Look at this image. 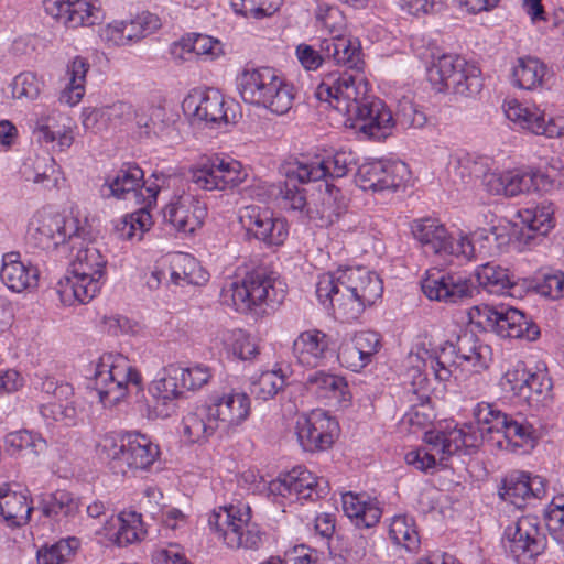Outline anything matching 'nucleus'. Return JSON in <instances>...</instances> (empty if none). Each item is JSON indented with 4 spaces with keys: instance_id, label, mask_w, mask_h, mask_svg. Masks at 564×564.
I'll use <instances>...</instances> for the list:
<instances>
[{
    "instance_id": "obj_37",
    "label": "nucleus",
    "mask_w": 564,
    "mask_h": 564,
    "mask_svg": "<svg viewBox=\"0 0 564 564\" xmlns=\"http://www.w3.org/2000/svg\"><path fill=\"white\" fill-rule=\"evenodd\" d=\"M341 503L344 513L358 528L375 527L382 514L380 502L366 494L346 492Z\"/></svg>"
},
{
    "instance_id": "obj_57",
    "label": "nucleus",
    "mask_w": 564,
    "mask_h": 564,
    "mask_svg": "<svg viewBox=\"0 0 564 564\" xmlns=\"http://www.w3.org/2000/svg\"><path fill=\"white\" fill-rule=\"evenodd\" d=\"M123 20L130 46L154 33L161 26L160 18L150 11H141Z\"/></svg>"
},
{
    "instance_id": "obj_28",
    "label": "nucleus",
    "mask_w": 564,
    "mask_h": 564,
    "mask_svg": "<svg viewBox=\"0 0 564 564\" xmlns=\"http://www.w3.org/2000/svg\"><path fill=\"white\" fill-rule=\"evenodd\" d=\"M296 436L305 451H324L332 446L338 432V423L326 411L313 410L296 421Z\"/></svg>"
},
{
    "instance_id": "obj_62",
    "label": "nucleus",
    "mask_w": 564,
    "mask_h": 564,
    "mask_svg": "<svg viewBox=\"0 0 564 564\" xmlns=\"http://www.w3.org/2000/svg\"><path fill=\"white\" fill-rule=\"evenodd\" d=\"M281 0H231V7L237 14L249 19H263L275 13Z\"/></svg>"
},
{
    "instance_id": "obj_2",
    "label": "nucleus",
    "mask_w": 564,
    "mask_h": 564,
    "mask_svg": "<svg viewBox=\"0 0 564 564\" xmlns=\"http://www.w3.org/2000/svg\"><path fill=\"white\" fill-rule=\"evenodd\" d=\"M492 361L491 347L470 332L460 333L455 341H446L437 350L430 351L424 344H417L408 356V377L415 392L426 389L427 370L440 382L457 379V371H471L475 388L465 384L470 397L485 390L486 382L479 375L489 368Z\"/></svg>"
},
{
    "instance_id": "obj_58",
    "label": "nucleus",
    "mask_w": 564,
    "mask_h": 564,
    "mask_svg": "<svg viewBox=\"0 0 564 564\" xmlns=\"http://www.w3.org/2000/svg\"><path fill=\"white\" fill-rule=\"evenodd\" d=\"M315 26L329 37L340 35L345 31L346 22L343 12L335 6L319 2L315 9Z\"/></svg>"
},
{
    "instance_id": "obj_15",
    "label": "nucleus",
    "mask_w": 564,
    "mask_h": 564,
    "mask_svg": "<svg viewBox=\"0 0 564 564\" xmlns=\"http://www.w3.org/2000/svg\"><path fill=\"white\" fill-rule=\"evenodd\" d=\"M154 181H143V171L134 164L123 165L115 176L108 177L101 187L104 197H116L127 199L129 196L135 198L142 197L143 202L150 206L155 203L159 193L164 186L175 185L180 180L177 177H165L152 175Z\"/></svg>"
},
{
    "instance_id": "obj_17",
    "label": "nucleus",
    "mask_w": 564,
    "mask_h": 564,
    "mask_svg": "<svg viewBox=\"0 0 564 564\" xmlns=\"http://www.w3.org/2000/svg\"><path fill=\"white\" fill-rule=\"evenodd\" d=\"M475 437L464 436L460 432L451 431L449 425L444 430L429 431L424 435L423 447L412 449L405 454L406 464L421 471L435 469L437 465L445 466V462L463 448V444H474Z\"/></svg>"
},
{
    "instance_id": "obj_21",
    "label": "nucleus",
    "mask_w": 564,
    "mask_h": 564,
    "mask_svg": "<svg viewBox=\"0 0 564 564\" xmlns=\"http://www.w3.org/2000/svg\"><path fill=\"white\" fill-rule=\"evenodd\" d=\"M502 544L518 564H532L546 547L539 518L528 514L508 525Z\"/></svg>"
},
{
    "instance_id": "obj_11",
    "label": "nucleus",
    "mask_w": 564,
    "mask_h": 564,
    "mask_svg": "<svg viewBox=\"0 0 564 564\" xmlns=\"http://www.w3.org/2000/svg\"><path fill=\"white\" fill-rule=\"evenodd\" d=\"M214 535L231 550H258L262 545V532L251 522V508L238 501L218 507L208 517Z\"/></svg>"
},
{
    "instance_id": "obj_41",
    "label": "nucleus",
    "mask_w": 564,
    "mask_h": 564,
    "mask_svg": "<svg viewBox=\"0 0 564 564\" xmlns=\"http://www.w3.org/2000/svg\"><path fill=\"white\" fill-rule=\"evenodd\" d=\"M89 68L87 58L83 56H75L67 63L59 94L62 104L74 107L82 101L86 93V78Z\"/></svg>"
},
{
    "instance_id": "obj_33",
    "label": "nucleus",
    "mask_w": 564,
    "mask_h": 564,
    "mask_svg": "<svg viewBox=\"0 0 564 564\" xmlns=\"http://www.w3.org/2000/svg\"><path fill=\"white\" fill-rule=\"evenodd\" d=\"M329 336L321 329L301 332L292 345V354L299 365L306 368L323 366L329 352Z\"/></svg>"
},
{
    "instance_id": "obj_18",
    "label": "nucleus",
    "mask_w": 564,
    "mask_h": 564,
    "mask_svg": "<svg viewBox=\"0 0 564 564\" xmlns=\"http://www.w3.org/2000/svg\"><path fill=\"white\" fill-rule=\"evenodd\" d=\"M499 384L507 395L519 399L534 410L544 408L552 401V381L549 375L544 370L530 372L523 364L506 370Z\"/></svg>"
},
{
    "instance_id": "obj_10",
    "label": "nucleus",
    "mask_w": 564,
    "mask_h": 564,
    "mask_svg": "<svg viewBox=\"0 0 564 564\" xmlns=\"http://www.w3.org/2000/svg\"><path fill=\"white\" fill-rule=\"evenodd\" d=\"M94 384L105 408L123 402L132 390L142 387V376L134 364L123 354L104 352L95 362Z\"/></svg>"
},
{
    "instance_id": "obj_1",
    "label": "nucleus",
    "mask_w": 564,
    "mask_h": 564,
    "mask_svg": "<svg viewBox=\"0 0 564 564\" xmlns=\"http://www.w3.org/2000/svg\"><path fill=\"white\" fill-rule=\"evenodd\" d=\"M94 230L79 210L58 213L51 207L36 209L28 220L25 241L45 252L75 253L67 274L56 284L63 306L88 304L101 291L107 276V258L93 243Z\"/></svg>"
},
{
    "instance_id": "obj_53",
    "label": "nucleus",
    "mask_w": 564,
    "mask_h": 564,
    "mask_svg": "<svg viewBox=\"0 0 564 564\" xmlns=\"http://www.w3.org/2000/svg\"><path fill=\"white\" fill-rule=\"evenodd\" d=\"M80 542L77 538L61 539L53 544H45L36 551V564H65L70 561Z\"/></svg>"
},
{
    "instance_id": "obj_38",
    "label": "nucleus",
    "mask_w": 564,
    "mask_h": 564,
    "mask_svg": "<svg viewBox=\"0 0 564 564\" xmlns=\"http://www.w3.org/2000/svg\"><path fill=\"white\" fill-rule=\"evenodd\" d=\"M323 55L335 64L348 69H361V48L359 42L344 33L335 37H325L319 42Z\"/></svg>"
},
{
    "instance_id": "obj_3",
    "label": "nucleus",
    "mask_w": 564,
    "mask_h": 564,
    "mask_svg": "<svg viewBox=\"0 0 564 564\" xmlns=\"http://www.w3.org/2000/svg\"><path fill=\"white\" fill-rule=\"evenodd\" d=\"M368 83L360 75L348 72L326 74L315 90L318 100L347 117L355 119L360 132L381 140L392 134L395 127L390 108L380 99L368 100Z\"/></svg>"
},
{
    "instance_id": "obj_29",
    "label": "nucleus",
    "mask_w": 564,
    "mask_h": 564,
    "mask_svg": "<svg viewBox=\"0 0 564 564\" xmlns=\"http://www.w3.org/2000/svg\"><path fill=\"white\" fill-rule=\"evenodd\" d=\"M33 137L37 143L52 151L64 152L73 145L75 140L73 121L57 110L44 112L34 123Z\"/></svg>"
},
{
    "instance_id": "obj_5",
    "label": "nucleus",
    "mask_w": 564,
    "mask_h": 564,
    "mask_svg": "<svg viewBox=\"0 0 564 564\" xmlns=\"http://www.w3.org/2000/svg\"><path fill=\"white\" fill-rule=\"evenodd\" d=\"M250 414L249 394L226 386L213 391L205 403L183 416L181 434L188 443L205 442L216 433L231 435L239 432Z\"/></svg>"
},
{
    "instance_id": "obj_4",
    "label": "nucleus",
    "mask_w": 564,
    "mask_h": 564,
    "mask_svg": "<svg viewBox=\"0 0 564 564\" xmlns=\"http://www.w3.org/2000/svg\"><path fill=\"white\" fill-rule=\"evenodd\" d=\"M315 292L318 302L336 318L350 322L382 296L383 282L366 267H338L318 275Z\"/></svg>"
},
{
    "instance_id": "obj_9",
    "label": "nucleus",
    "mask_w": 564,
    "mask_h": 564,
    "mask_svg": "<svg viewBox=\"0 0 564 564\" xmlns=\"http://www.w3.org/2000/svg\"><path fill=\"white\" fill-rule=\"evenodd\" d=\"M237 89L247 104L284 115L293 105L294 86L274 68L245 67L236 78Z\"/></svg>"
},
{
    "instance_id": "obj_36",
    "label": "nucleus",
    "mask_w": 564,
    "mask_h": 564,
    "mask_svg": "<svg viewBox=\"0 0 564 564\" xmlns=\"http://www.w3.org/2000/svg\"><path fill=\"white\" fill-rule=\"evenodd\" d=\"M159 445L150 437L140 433H127L124 465L122 474L129 470H147L159 458Z\"/></svg>"
},
{
    "instance_id": "obj_25",
    "label": "nucleus",
    "mask_w": 564,
    "mask_h": 564,
    "mask_svg": "<svg viewBox=\"0 0 564 564\" xmlns=\"http://www.w3.org/2000/svg\"><path fill=\"white\" fill-rule=\"evenodd\" d=\"M209 280L208 272L191 254L177 252L169 256L156 268L148 281L150 288H155L164 281L177 286L204 285Z\"/></svg>"
},
{
    "instance_id": "obj_19",
    "label": "nucleus",
    "mask_w": 564,
    "mask_h": 564,
    "mask_svg": "<svg viewBox=\"0 0 564 564\" xmlns=\"http://www.w3.org/2000/svg\"><path fill=\"white\" fill-rule=\"evenodd\" d=\"M411 230L414 239L427 253L452 256L465 261L471 260L475 256L473 243L466 236L463 234L457 237L449 235L436 218L415 219L411 225Z\"/></svg>"
},
{
    "instance_id": "obj_35",
    "label": "nucleus",
    "mask_w": 564,
    "mask_h": 564,
    "mask_svg": "<svg viewBox=\"0 0 564 564\" xmlns=\"http://www.w3.org/2000/svg\"><path fill=\"white\" fill-rule=\"evenodd\" d=\"M149 392L156 405L165 406L161 415L167 416L174 402L182 398L184 389L178 375V365L170 364L163 367L151 382Z\"/></svg>"
},
{
    "instance_id": "obj_32",
    "label": "nucleus",
    "mask_w": 564,
    "mask_h": 564,
    "mask_svg": "<svg viewBox=\"0 0 564 564\" xmlns=\"http://www.w3.org/2000/svg\"><path fill=\"white\" fill-rule=\"evenodd\" d=\"M305 388L329 405L348 406L352 399L346 378L324 370L310 373L305 379Z\"/></svg>"
},
{
    "instance_id": "obj_16",
    "label": "nucleus",
    "mask_w": 564,
    "mask_h": 564,
    "mask_svg": "<svg viewBox=\"0 0 564 564\" xmlns=\"http://www.w3.org/2000/svg\"><path fill=\"white\" fill-rule=\"evenodd\" d=\"M192 181L205 191H228L245 183L249 171L240 161L224 153H213L191 171Z\"/></svg>"
},
{
    "instance_id": "obj_63",
    "label": "nucleus",
    "mask_w": 564,
    "mask_h": 564,
    "mask_svg": "<svg viewBox=\"0 0 564 564\" xmlns=\"http://www.w3.org/2000/svg\"><path fill=\"white\" fill-rule=\"evenodd\" d=\"M44 87V80L33 72H22L11 83L12 97L35 100Z\"/></svg>"
},
{
    "instance_id": "obj_55",
    "label": "nucleus",
    "mask_w": 564,
    "mask_h": 564,
    "mask_svg": "<svg viewBox=\"0 0 564 564\" xmlns=\"http://www.w3.org/2000/svg\"><path fill=\"white\" fill-rule=\"evenodd\" d=\"M288 375L280 368L262 371L251 382V393L256 399L268 401L274 398L285 386Z\"/></svg>"
},
{
    "instance_id": "obj_50",
    "label": "nucleus",
    "mask_w": 564,
    "mask_h": 564,
    "mask_svg": "<svg viewBox=\"0 0 564 564\" xmlns=\"http://www.w3.org/2000/svg\"><path fill=\"white\" fill-rule=\"evenodd\" d=\"M4 447L11 456H23L25 453L39 456L46 451L47 442L39 433L19 430L6 435Z\"/></svg>"
},
{
    "instance_id": "obj_51",
    "label": "nucleus",
    "mask_w": 564,
    "mask_h": 564,
    "mask_svg": "<svg viewBox=\"0 0 564 564\" xmlns=\"http://www.w3.org/2000/svg\"><path fill=\"white\" fill-rule=\"evenodd\" d=\"M480 288L491 294H505L514 285L508 269L494 263H485L475 270Z\"/></svg>"
},
{
    "instance_id": "obj_45",
    "label": "nucleus",
    "mask_w": 564,
    "mask_h": 564,
    "mask_svg": "<svg viewBox=\"0 0 564 564\" xmlns=\"http://www.w3.org/2000/svg\"><path fill=\"white\" fill-rule=\"evenodd\" d=\"M22 175L26 182L47 189L54 188L58 184L59 167L48 154L29 156L23 164Z\"/></svg>"
},
{
    "instance_id": "obj_60",
    "label": "nucleus",
    "mask_w": 564,
    "mask_h": 564,
    "mask_svg": "<svg viewBox=\"0 0 564 564\" xmlns=\"http://www.w3.org/2000/svg\"><path fill=\"white\" fill-rule=\"evenodd\" d=\"M447 172L453 183L465 184L481 172V166L470 154L460 152L449 158Z\"/></svg>"
},
{
    "instance_id": "obj_42",
    "label": "nucleus",
    "mask_w": 564,
    "mask_h": 564,
    "mask_svg": "<svg viewBox=\"0 0 564 564\" xmlns=\"http://www.w3.org/2000/svg\"><path fill=\"white\" fill-rule=\"evenodd\" d=\"M127 433L107 432L95 444L96 458L115 474H122Z\"/></svg>"
},
{
    "instance_id": "obj_20",
    "label": "nucleus",
    "mask_w": 564,
    "mask_h": 564,
    "mask_svg": "<svg viewBox=\"0 0 564 564\" xmlns=\"http://www.w3.org/2000/svg\"><path fill=\"white\" fill-rule=\"evenodd\" d=\"M269 499L284 506L300 500H315L328 491V482L303 466L279 475L267 486Z\"/></svg>"
},
{
    "instance_id": "obj_26",
    "label": "nucleus",
    "mask_w": 564,
    "mask_h": 564,
    "mask_svg": "<svg viewBox=\"0 0 564 564\" xmlns=\"http://www.w3.org/2000/svg\"><path fill=\"white\" fill-rule=\"evenodd\" d=\"M206 216V203L184 189H177L163 209L164 220L175 230L185 235L199 229Z\"/></svg>"
},
{
    "instance_id": "obj_44",
    "label": "nucleus",
    "mask_w": 564,
    "mask_h": 564,
    "mask_svg": "<svg viewBox=\"0 0 564 564\" xmlns=\"http://www.w3.org/2000/svg\"><path fill=\"white\" fill-rule=\"evenodd\" d=\"M547 75V66L538 57L522 56L512 64L511 84L520 89L534 90L544 84Z\"/></svg>"
},
{
    "instance_id": "obj_48",
    "label": "nucleus",
    "mask_w": 564,
    "mask_h": 564,
    "mask_svg": "<svg viewBox=\"0 0 564 564\" xmlns=\"http://www.w3.org/2000/svg\"><path fill=\"white\" fill-rule=\"evenodd\" d=\"M555 208L551 202H541L520 208L516 218L520 224L540 235H547L555 226Z\"/></svg>"
},
{
    "instance_id": "obj_14",
    "label": "nucleus",
    "mask_w": 564,
    "mask_h": 564,
    "mask_svg": "<svg viewBox=\"0 0 564 564\" xmlns=\"http://www.w3.org/2000/svg\"><path fill=\"white\" fill-rule=\"evenodd\" d=\"M501 109L510 129L549 139L564 135V113L547 111L534 102L507 98Z\"/></svg>"
},
{
    "instance_id": "obj_24",
    "label": "nucleus",
    "mask_w": 564,
    "mask_h": 564,
    "mask_svg": "<svg viewBox=\"0 0 564 564\" xmlns=\"http://www.w3.org/2000/svg\"><path fill=\"white\" fill-rule=\"evenodd\" d=\"M424 295L431 301L445 304H458L473 297L474 284L462 272L427 270L421 281Z\"/></svg>"
},
{
    "instance_id": "obj_30",
    "label": "nucleus",
    "mask_w": 564,
    "mask_h": 564,
    "mask_svg": "<svg viewBox=\"0 0 564 564\" xmlns=\"http://www.w3.org/2000/svg\"><path fill=\"white\" fill-rule=\"evenodd\" d=\"M182 107L187 115L212 127L230 122L224 96L216 89L195 90L183 100Z\"/></svg>"
},
{
    "instance_id": "obj_12",
    "label": "nucleus",
    "mask_w": 564,
    "mask_h": 564,
    "mask_svg": "<svg viewBox=\"0 0 564 564\" xmlns=\"http://www.w3.org/2000/svg\"><path fill=\"white\" fill-rule=\"evenodd\" d=\"M426 70L430 83L438 91L474 96L482 88L479 67L457 54H440Z\"/></svg>"
},
{
    "instance_id": "obj_22",
    "label": "nucleus",
    "mask_w": 564,
    "mask_h": 564,
    "mask_svg": "<svg viewBox=\"0 0 564 564\" xmlns=\"http://www.w3.org/2000/svg\"><path fill=\"white\" fill-rule=\"evenodd\" d=\"M35 389L53 399L40 406V414L47 427H53L58 423L66 426L76 424L78 410L74 400V388L70 383L45 375L39 377Z\"/></svg>"
},
{
    "instance_id": "obj_23",
    "label": "nucleus",
    "mask_w": 564,
    "mask_h": 564,
    "mask_svg": "<svg viewBox=\"0 0 564 564\" xmlns=\"http://www.w3.org/2000/svg\"><path fill=\"white\" fill-rule=\"evenodd\" d=\"M238 221L249 239L269 246L282 245L289 236L286 221L258 205H247L238 210Z\"/></svg>"
},
{
    "instance_id": "obj_61",
    "label": "nucleus",
    "mask_w": 564,
    "mask_h": 564,
    "mask_svg": "<svg viewBox=\"0 0 564 564\" xmlns=\"http://www.w3.org/2000/svg\"><path fill=\"white\" fill-rule=\"evenodd\" d=\"M389 160H371L358 167L357 182L359 186L365 189L373 192L382 191V178L384 176L386 167Z\"/></svg>"
},
{
    "instance_id": "obj_13",
    "label": "nucleus",
    "mask_w": 564,
    "mask_h": 564,
    "mask_svg": "<svg viewBox=\"0 0 564 564\" xmlns=\"http://www.w3.org/2000/svg\"><path fill=\"white\" fill-rule=\"evenodd\" d=\"M564 185L547 172L532 166H520L484 174V189L494 196L513 198L533 192L547 193Z\"/></svg>"
},
{
    "instance_id": "obj_59",
    "label": "nucleus",
    "mask_w": 564,
    "mask_h": 564,
    "mask_svg": "<svg viewBox=\"0 0 564 564\" xmlns=\"http://www.w3.org/2000/svg\"><path fill=\"white\" fill-rule=\"evenodd\" d=\"M544 520L551 539L564 553V495L553 497L544 510Z\"/></svg>"
},
{
    "instance_id": "obj_56",
    "label": "nucleus",
    "mask_w": 564,
    "mask_h": 564,
    "mask_svg": "<svg viewBox=\"0 0 564 564\" xmlns=\"http://www.w3.org/2000/svg\"><path fill=\"white\" fill-rule=\"evenodd\" d=\"M529 474L522 471H513L509 474L500 488V497L517 508L524 506L530 499Z\"/></svg>"
},
{
    "instance_id": "obj_64",
    "label": "nucleus",
    "mask_w": 564,
    "mask_h": 564,
    "mask_svg": "<svg viewBox=\"0 0 564 564\" xmlns=\"http://www.w3.org/2000/svg\"><path fill=\"white\" fill-rule=\"evenodd\" d=\"M178 375L183 389L195 392L209 383L214 376V370L205 364L196 362L188 367L178 366Z\"/></svg>"
},
{
    "instance_id": "obj_52",
    "label": "nucleus",
    "mask_w": 564,
    "mask_h": 564,
    "mask_svg": "<svg viewBox=\"0 0 564 564\" xmlns=\"http://www.w3.org/2000/svg\"><path fill=\"white\" fill-rule=\"evenodd\" d=\"M40 509L47 518H69L78 512L79 502L70 492L57 490L41 498Z\"/></svg>"
},
{
    "instance_id": "obj_47",
    "label": "nucleus",
    "mask_w": 564,
    "mask_h": 564,
    "mask_svg": "<svg viewBox=\"0 0 564 564\" xmlns=\"http://www.w3.org/2000/svg\"><path fill=\"white\" fill-rule=\"evenodd\" d=\"M281 173L286 177L284 188L259 181L258 184L254 185L251 195L257 197L259 200H267L272 197L281 196L284 207H289L294 210H302L306 204V199L303 192L293 184L294 182H301L299 180H290L282 170Z\"/></svg>"
},
{
    "instance_id": "obj_7",
    "label": "nucleus",
    "mask_w": 564,
    "mask_h": 564,
    "mask_svg": "<svg viewBox=\"0 0 564 564\" xmlns=\"http://www.w3.org/2000/svg\"><path fill=\"white\" fill-rule=\"evenodd\" d=\"M285 297L282 281L261 272L226 279L220 290V302L239 313L265 314Z\"/></svg>"
},
{
    "instance_id": "obj_49",
    "label": "nucleus",
    "mask_w": 564,
    "mask_h": 564,
    "mask_svg": "<svg viewBox=\"0 0 564 564\" xmlns=\"http://www.w3.org/2000/svg\"><path fill=\"white\" fill-rule=\"evenodd\" d=\"M152 226V216L145 208L113 220V232L120 240L140 241Z\"/></svg>"
},
{
    "instance_id": "obj_39",
    "label": "nucleus",
    "mask_w": 564,
    "mask_h": 564,
    "mask_svg": "<svg viewBox=\"0 0 564 564\" xmlns=\"http://www.w3.org/2000/svg\"><path fill=\"white\" fill-rule=\"evenodd\" d=\"M33 507L28 489H13L9 484L0 485V517L13 527L25 524L30 520Z\"/></svg>"
},
{
    "instance_id": "obj_31",
    "label": "nucleus",
    "mask_w": 564,
    "mask_h": 564,
    "mask_svg": "<svg viewBox=\"0 0 564 564\" xmlns=\"http://www.w3.org/2000/svg\"><path fill=\"white\" fill-rule=\"evenodd\" d=\"M40 271L29 260H23L18 251L6 252L2 256L0 280L14 293H22L37 288Z\"/></svg>"
},
{
    "instance_id": "obj_46",
    "label": "nucleus",
    "mask_w": 564,
    "mask_h": 564,
    "mask_svg": "<svg viewBox=\"0 0 564 564\" xmlns=\"http://www.w3.org/2000/svg\"><path fill=\"white\" fill-rule=\"evenodd\" d=\"M215 343L229 356L240 360H251L259 354L256 338L242 329H223L217 334Z\"/></svg>"
},
{
    "instance_id": "obj_34",
    "label": "nucleus",
    "mask_w": 564,
    "mask_h": 564,
    "mask_svg": "<svg viewBox=\"0 0 564 564\" xmlns=\"http://www.w3.org/2000/svg\"><path fill=\"white\" fill-rule=\"evenodd\" d=\"M99 533L110 543L126 546L141 541L145 535V529L140 513L122 511L107 519Z\"/></svg>"
},
{
    "instance_id": "obj_6",
    "label": "nucleus",
    "mask_w": 564,
    "mask_h": 564,
    "mask_svg": "<svg viewBox=\"0 0 564 564\" xmlns=\"http://www.w3.org/2000/svg\"><path fill=\"white\" fill-rule=\"evenodd\" d=\"M473 415L476 427L473 424L462 426L454 423L447 424L451 431L475 437L474 444H463V447L475 448L484 442L494 443L500 448L510 451L534 446L536 431L533 425L525 420L508 415L496 404L479 402L475 405Z\"/></svg>"
},
{
    "instance_id": "obj_54",
    "label": "nucleus",
    "mask_w": 564,
    "mask_h": 564,
    "mask_svg": "<svg viewBox=\"0 0 564 564\" xmlns=\"http://www.w3.org/2000/svg\"><path fill=\"white\" fill-rule=\"evenodd\" d=\"M389 535L394 544L409 552H415L420 546V536L413 518L395 516L389 525Z\"/></svg>"
},
{
    "instance_id": "obj_27",
    "label": "nucleus",
    "mask_w": 564,
    "mask_h": 564,
    "mask_svg": "<svg viewBox=\"0 0 564 564\" xmlns=\"http://www.w3.org/2000/svg\"><path fill=\"white\" fill-rule=\"evenodd\" d=\"M43 9L67 29L93 26L105 18L99 0H44Z\"/></svg>"
},
{
    "instance_id": "obj_8",
    "label": "nucleus",
    "mask_w": 564,
    "mask_h": 564,
    "mask_svg": "<svg viewBox=\"0 0 564 564\" xmlns=\"http://www.w3.org/2000/svg\"><path fill=\"white\" fill-rule=\"evenodd\" d=\"M358 164V156L349 149H340L332 158L322 155L307 156L286 162L282 165L283 173L290 180H299L302 184L308 182L325 181L326 194L323 204L327 205L330 214L338 215L345 207V204L337 203L340 194L339 189L328 184L326 178H339L354 171Z\"/></svg>"
},
{
    "instance_id": "obj_40",
    "label": "nucleus",
    "mask_w": 564,
    "mask_h": 564,
    "mask_svg": "<svg viewBox=\"0 0 564 564\" xmlns=\"http://www.w3.org/2000/svg\"><path fill=\"white\" fill-rule=\"evenodd\" d=\"M498 323L494 333L503 338H522L527 340H535L540 330L536 325L531 323L525 315L510 306H499Z\"/></svg>"
},
{
    "instance_id": "obj_43",
    "label": "nucleus",
    "mask_w": 564,
    "mask_h": 564,
    "mask_svg": "<svg viewBox=\"0 0 564 564\" xmlns=\"http://www.w3.org/2000/svg\"><path fill=\"white\" fill-rule=\"evenodd\" d=\"M173 54L183 59L187 58L186 54H195L204 61H215L224 55V45L207 34L192 33L174 44Z\"/></svg>"
}]
</instances>
